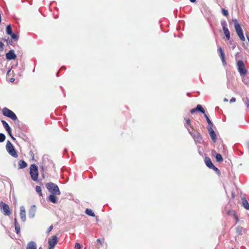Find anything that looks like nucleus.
Returning <instances> with one entry per match:
<instances>
[{
    "instance_id": "14",
    "label": "nucleus",
    "mask_w": 249,
    "mask_h": 249,
    "mask_svg": "<svg viewBox=\"0 0 249 249\" xmlns=\"http://www.w3.org/2000/svg\"><path fill=\"white\" fill-rule=\"evenodd\" d=\"M36 212V208L35 205L32 206L29 211V213H28L29 216L30 218H33L35 215Z\"/></svg>"
},
{
    "instance_id": "22",
    "label": "nucleus",
    "mask_w": 249,
    "mask_h": 249,
    "mask_svg": "<svg viewBox=\"0 0 249 249\" xmlns=\"http://www.w3.org/2000/svg\"><path fill=\"white\" fill-rule=\"evenodd\" d=\"M85 213L89 216L94 217L95 216V214L93 211L90 209H87L85 211Z\"/></svg>"
},
{
    "instance_id": "17",
    "label": "nucleus",
    "mask_w": 249,
    "mask_h": 249,
    "mask_svg": "<svg viewBox=\"0 0 249 249\" xmlns=\"http://www.w3.org/2000/svg\"><path fill=\"white\" fill-rule=\"evenodd\" d=\"M26 249H36V245L33 241L30 242L27 246Z\"/></svg>"
},
{
    "instance_id": "41",
    "label": "nucleus",
    "mask_w": 249,
    "mask_h": 249,
    "mask_svg": "<svg viewBox=\"0 0 249 249\" xmlns=\"http://www.w3.org/2000/svg\"><path fill=\"white\" fill-rule=\"evenodd\" d=\"M14 222H15V225H17V224H19L18 223V221H17V218H15V219H14Z\"/></svg>"
},
{
    "instance_id": "10",
    "label": "nucleus",
    "mask_w": 249,
    "mask_h": 249,
    "mask_svg": "<svg viewBox=\"0 0 249 249\" xmlns=\"http://www.w3.org/2000/svg\"><path fill=\"white\" fill-rule=\"evenodd\" d=\"M208 130L209 133V135L212 138V140L215 142L216 140V136L215 133L214 131L212 128V127H208Z\"/></svg>"
},
{
    "instance_id": "45",
    "label": "nucleus",
    "mask_w": 249,
    "mask_h": 249,
    "mask_svg": "<svg viewBox=\"0 0 249 249\" xmlns=\"http://www.w3.org/2000/svg\"><path fill=\"white\" fill-rule=\"evenodd\" d=\"M97 241H98V242H99L100 243H101V240H100V239H97Z\"/></svg>"
},
{
    "instance_id": "31",
    "label": "nucleus",
    "mask_w": 249,
    "mask_h": 249,
    "mask_svg": "<svg viewBox=\"0 0 249 249\" xmlns=\"http://www.w3.org/2000/svg\"><path fill=\"white\" fill-rule=\"evenodd\" d=\"M221 25L222 26L223 29H224V28H227V23H226V21L225 20L221 21Z\"/></svg>"
},
{
    "instance_id": "3",
    "label": "nucleus",
    "mask_w": 249,
    "mask_h": 249,
    "mask_svg": "<svg viewBox=\"0 0 249 249\" xmlns=\"http://www.w3.org/2000/svg\"><path fill=\"white\" fill-rule=\"evenodd\" d=\"M232 21L234 23V28L237 34L238 35L240 39L242 41H244L245 40V38L244 36L243 31L240 25L238 23L237 19H232Z\"/></svg>"
},
{
    "instance_id": "39",
    "label": "nucleus",
    "mask_w": 249,
    "mask_h": 249,
    "mask_svg": "<svg viewBox=\"0 0 249 249\" xmlns=\"http://www.w3.org/2000/svg\"><path fill=\"white\" fill-rule=\"evenodd\" d=\"M196 111H197L196 107L195 108H193L191 110L190 112L192 114L194 113Z\"/></svg>"
},
{
    "instance_id": "23",
    "label": "nucleus",
    "mask_w": 249,
    "mask_h": 249,
    "mask_svg": "<svg viewBox=\"0 0 249 249\" xmlns=\"http://www.w3.org/2000/svg\"><path fill=\"white\" fill-rule=\"evenodd\" d=\"M223 30L226 38L227 39H229L230 38V33L228 28H224Z\"/></svg>"
},
{
    "instance_id": "42",
    "label": "nucleus",
    "mask_w": 249,
    "mask_h": 249,
    "mask_svg": "<svg viewBox=\"0 0 249 249\" xmlns=\"http://www.w3.org/2000/svg\"><path fill=\"white\" fill-rule=\"evenodd\" d=\"M14 81H15V79H14V78H11L10 79V82H12H12H13Z\"/></svg>"
},
{
    "instance_id": "26",
    "label": "nucleus",
    "mask_w": 249,
    "mask_h": 249,
    "mask_svg": "<svg viewBox=\"0 0 249 249\" xmlns=\"http://www.w3.org/2000/svg\"><path fill=\"white\" fill-rule=\"evenodd\" d=\"M204 116L207 120V122L209 124V126L208 127H212L213 125V124L212 123V122L211 121V120H210L209 118L208 117V116L207 115V114H204Z\"/></svg>"
},
{
    "instance_id": "5",
    "label": "nucleus",
    "mask_w": 249,
    "mask_h": 249,
    "mask_svg": "<svg viewBox=\"0 0 249 249\" xmlns=\"http://www.w3.org/2000/svg\"><path fill=\"white\" fill-rule=\"evenodd\" d=\"M2 113L3 115L11 118L13 120L15 121L17 119V117L14 112L6 107L3 108Z\"/></svg>"
},
{
    "instance_id": "15",
    "label": "nucleus",
    "mask_w": 249,
    "mask_h": 249,
    "mask_svg": "<svg viewBox=\"0 0 249 249\" xmlns=\"http://www.w3.org/2000/svg\"><path fill=\"white\" fill-rule=\"evenodd\" d=\"M55 194H51L48 197V200L53 203H54V204H56L58 202V200H57V197L55 196Z\"/></svg>"
},
{
    "instance_id": "20",
    "label": "nucleus",
    "mask_w": 249,
    "mask_h": 249,
    "mask_svg": "<svg viewBox=\"0 0 249 249\" xmlns=\"http://www.w3.org/2000/svg\"><path fill=\"white\" fill-rule=\"evenodd\" d=\"M27 165V163L23 160H19L18 162V166L20 169L24 168Z\"/></svg>"
},
{
    "instance_id": "29",
    "label": "nucleus",
    "mask_w": 249,
    "mask_h": 249,
    "mask_svg": "<svg viewBox=\"0 0 249 249\" xmlns=\"http://www.w3.org/2000/svg\"><path fill=\"white\" fill-rule=\"evenodd\" d=\"M5 140V136L3 133H0V142H3Z\"/></svg>"
},
{
    "instance_id": "37",
    "label": "nucleus",
    "mask_w": 249,
    "mask_h": 249,
    "mask_svg": "<svg viewBox=\"0 0 249 249\" xmlns=\"http://www.w3.org/2000/svg\"><path fill=\"white\" fill-rule=\"evenodd\" d=\"M53 228V226L52 225L50 226L48 229L47 232H50L52 230Z\"/></svg>"
},
{
    "instance_id": "4",
    "label": "nucleus",
    "mask_w": 249,
    "mask_h": 249,
    "mask_svg": "<svg viewBox=\"0 0 249 249\" xmlns=\"http://www.w3.org/2000/svg\"><path fill=\"white\" fill-rule=\"evenodd\" d=\"M6 149L8 153L12 157L15 158H17L18 157V154L17 153L16 150L15 149L13 145L9 141H7V142L6 145Z\"/></svg>"
},
{
    "instance_id": "19",
    "label": "nucleus",
    "mask_w": 249,
    "mask_h": 249,
    "mask_svg": "<svg viewBox=\"0 0 249 249\" xmlns=\"http://www.w3.org/2000/svg\"><path fill=\"white\" fill-rule=\"evenodd\" d=\"M205 162L206 165L210 168H211L213 166V165L209 158H206Z\"/></svg>"
},
{
    "instance_id": "27",
    "label": "nucleus",
    "mask_w": 249,
    "mask_h": 249,
    "mask_svg": "<svg viewBox=\"0 0 249 249\" xmlns=\"http://www.w3.org/2000/svg\"><path fill=\"white\" fill-rule=\"evenodd\" d=\"M6 33L8 35L12 34V33H13L12 31L11 26L10 25H9L6 27Z\"/></svg>"
},
{
    "instance_id": "33",
    "label": "nucleus",
    "mask_w": 249,
    "mask_h": 249,
    "mask_svg": "<svg viewBox=\"0 0 249 249\" xmlns=\"http://www.w3.org/2000/svg\"><path fill=\"white\" fill-rule=\"evenodd\" d=\"M82 248V246L79 243H75V247H74L75 249H81Z\"/></svg>"
},
{
    "instance_id": "1",
    "label": "nucleus",
    "mask_w": 249,
    "mask_h": 249,
    "mask_svg": "<svg viewBox=\"0 0 249 249\" xmlns=\"http://www.w3.org/2000/svg\"><path fill=\"white\" fill-rule=\"evenodd\" d=\"M46 187L51 194L60 195V191L56 184L49 182L46 184Z\"/></svg>"
},
{
    "instance_id": "24",
    "label": "nucleus",
    "mask_w": 249,
    "mask_h": 249,
    "mask_svg": "<svg viewBox=\"0 0 249 249\" xmlns=\"http://www.w3.org/2000/svg\"><path fill=\"white\" fill-rule=\"evenodd\" d=\"M196 108L197 111H198L204 114H205V110L203 108V107H202V106L200 105H197L196 107Z\"/></svg>"
},
{
    "instance_id": "2",
    "label": "nucleus",
    "mask_w": 249,
    "mask_h": 249,
    "mask_svg": "<svg viewBox=\"0 0 249 249\" xmlns=\"http://www.w3.org/2000/svg\"><path fill=\"white\" fill-rule=\"evenodd\" d=\"M30 174L31 178L35 181L38 180V171L37 166L35 164H33L30 168Z\"/></svg>"
},
{
    "instance_id": "38",
    "label": "nucleus",
    "mask_w": 249,
    "mask_h": 249,
    "mask_svg": "<svg viewBox=\"0 0 249 249\" xmlns=\"http://www.w3.org/2000/svg\"><path fill=\"white\" fill-rule=\"evenodd\" d=\"M245 104H246L247 107H249V100L248 98L246 99V101L245 102Z\"/></svg>"
},
{
    "instance_id": "34",
    "label": "nucleus",
    "mask_w": 249,
    "mask_h": 249,
    "mask_svg": "<svg viewBox=\"0 0 249 249\" xmlns=\"http://www.w3.org/2000/svg\"><path fill=\"white\" fill-rule=\"evenodd\" d=\"M186 124H185V126L188 129V131H190L189 128H188V125H189L190 124V119H188L186 120Z\"/></svg>"
},
{
    "instance_id": "25",
    "label": "nucleus",
    "mask_w": 249,
    "mask_h": 249,
    "mask_svg": "<svg viewBox=\"0 0 249 249\" xmlns=\"http://www.w3.org/2000/svg\"><path fill=\"white\" fill-rule=\"evenodd\" d=\"M36 191L38 194L39 196H43L41 188L39 186H36Z\"/></svg>"
},
{
    "instance_id": "28",
    "label": "nucleus",
    "mask_w": 249,
    "mask_h": 249,
    "mask_svg": "<svg viewBox=\"0 0 249 249\" xmlns=\"http://www.w3.org/2000/svg\"><path fill=\"white\" fill-rule=\"evenodd\" d=\"M15 231L16 233L18 234L20 233V228L19 224H17L15 225Z\"/></svg>"
},
{
    "instance_id": "16",
    "label": "nucleus",
    "mask_w": 249,
    "mask_h": 249,
    "mask_svg": "<svg viewBox=\"0 0 249 249\" xmlns=\"http://www.w3.org/2000/svg\"><path fill=\"white\" fill-rule=\"evenodd\" d=\"M213 155L215 157L216 161L222 162L223 160V158L220 154L216 153L214 151L213 152Z\"/></svg>"
},
{
    "instance_id": "47",
    "label": "nucleus",
    "mask_w": 249,
    "mask_h": 249,
    "mask_svg": "<svg viewBox=\"0 0 249 249\" xmlns=\"http://www.w3.org/2000/svg\"><path fill=\"white\" fill-rule=\"evenodd\" d=\"M232 249H234L233 248H232Z\"/></svg>"
},
{
    "instance_id": "9",
    "label": "nucleus",
    "mask_w": 249,
    "mask_h": 249,
    "mask_svg": "<svg viewBox=\"0 0 249 249\" xmlns=\"http://www.w3.org/2000/svg\"><path fill=\"white\" fill-rule=\"evenodd\" d=\"M190 135L193 137L194 141L196 143H200L202 141V137L200 133H197L196 135L194 134L191 131H189Z\"/></svg>"
},
{
    "instance_id": "40",
    "label": "nucleus",
    "mask_w": 249,
    "mask_h": 249,
    "mask_svg": "<svg viewBox=\"0 0 249 249\" xmlns=\"http://www.w3.org/2000/svg\"><path fill=\"white\" fill-rule=\"evenodd\" d=\"M235 100H236V99L234 97H232L230 100V102L231 103L234 102L235 101Z\"/></svg>"
},
{
    "instance_id": "32",
    "label": "nucleus",
    "mask_w": 249,
    "mask_h": 249,
    "mask_svg": "<svg viewBox=\"0 0 249 249\" xmlns=\"http://www.w3.org/2000/svg\"><path fill=\"white\" fill-rule=\"evenodd\" d=\"M222 13L223 14V15H224L226 17H227L229 15L228 11L225 9H222Z\"/></svg>"
},
{
    "instance_id": "44",
    "label": "nucleus",
    "mask_w": 249,
    "mask_h": 249,
    "mask_svg": "<svg viewBox=\"0 0 249 249\" xmlns=\"http://www.w3.org/2000/svg\"><path fill=\"white\" fill-rule=\"evenodd\" d=\"M191 2H194L196 1V0H190Z\"/></svg>"
},
{
    "instance_id": "21",
    "label": "nucleus",
    "mask_w": 249,
    "mask_h": 249,
    "mask_svg": "<svg viewBox=\"0 0 249 249\" xmlns=\"http://www.w3.org/2000/svg\"><path fill=\"white\" fill-rule=\"evenodd\" d=\"M218 51L220 53V57L221 58V59H222V61L223 62V63H225V57H224V52L221 48V47H219L218 48Z\"/></svg>"
},
{
    "instance_id": "18",
    "label": "nucleus",
    "mask_w": 249,
    "mask_h": 249,
    "mask_svg": "<svg viewBox=\"0 0 249 249\" xmlns=\"http://www.w3.org/2000/svg\"><path fill=\"white\" fill-rule=\"evenodd\" d=\"M242 206H243L247 210H249V203L246 198H242Z\"/></svg>"
},
{
    "instance_id": "11",
    "label": "nucleus",
    "mask_w": 249,
    "mask_h": 249,
    "mask_svg": "<svg viewBox=\"0 0 249 249\" xmlns=\"http://www.w3.org/2000/svg\"><path fill=\"white\" fill-rule=\"evenodd\" d=\"M20 216L22 221L26 220V212L24 206H22L20 207Z\"/></svg>"
},
{
    "instance_id": "6",
    "label": "nucleus",
    "mask_w": 249,
    "mask_h": 249,
    "mask_svg": "<svg viewBox=\"0 0 249 249\" xmlns=\"http://www.w3.org/2000/svg\"><path fill=\"white\" fill-rule=\"evenodd\" d=\"M238 71L241 75H244L247 73L245 66L242 61H238L237 63Z\"/></svg>"
},
{
    "instance_id": "8",
    "label": "nucleus",
    "mask_w": 249,
    "mask_h": 249,
    "mask_svg": "<svg viewBox=\"0 0 249 249\" xmlns=\"http://www.w3.org/2000/svg\"><path fill=\"white\" fill-rule=\"evenodd\" d=\"M57 242V237L55 235L53 236L52 238H49L48 240L49 249H53Z\"/></svg>"
},
{
    "instance_id": "12",
    "label": "nucleus",
    "mask_w": 249,
    "mask_h": 249,
    "mask_svg": "<svg viewBox=\"0 0 249 249\" xmlns=\"http://www.w3.org/2000/svg\"><path fill=\"white\" fill-rule=\"evenodd\" d=\"M1 122H2V124L3 125V127L6 129V130L8 132L9 135L11 136L13 140H15V138L12 136L11 129V128L10 127L9 125H8V124L4 121H2Z\"/></svg>"
},
{
    "instance_id": "7",
    "label": "nucleus",
    "mask_w": 249,
    "mask_h": 249,
    "mask_svg": "<svg viewBox=\"0 0 249 249\" xmlns=\"http://www.w3.org/2000/svg\"><path fill=\"white\" fill-rule=\"evenodd\" d=\"M0 208L3 214L9 215L11 214L9 206L2 201L0 202Z\"/></svg>"
},
{
    "instance_id": "30",
    "label": "nucleus",
    "mask_w": 249,
    "mask_h": 249,
    "mask_svg": "<svg viewBox=\"0 0 249 249\" xmlns=\"http://www.w3.org/2000/svg\"><path fill=\"white\" fill-rule=\"evenodd\" d=\"M10 36H11V37L15 40H17L18 39V35L12 33V34L10 35Z\"/></svg>"
},
{
    "instance_id": "13",
    "label": "nucleus",
    "mask_w": 249,
    "mask_h": 249,
    "mask_svg": "<svg viewBox=\"0 0 249 249\" xmlns=\"http://www.w3.org/2000/svg\"><path fill=\"white\" fill-rule=\"evenodd\" d=\"M6 58L8 60L15 59L16 57V55L15 54L14 50H10L6 54Z\"/></svg>"
},
{
    "instance_id": "46",
    "label": "nucleus",
    "mask_w": 249,
    "mask_h": 249,
    "mask_svg": "<svg viewBox=\"0 0 249 249\" xmlns=\"http://www.w3.org/2000/svg\"><path fill=\"white\" fill-rule=\"evenodd\" d=\"M10 71V70H9V71H8V74L9 73V72Z\"/></svg>"
},
{
    "instance_id": "36",
    "label": "nucleus",
    "mask_w": 249,
    "mask_h": 249,
    "mask_svg": "<svg viewBox=\"0 0 249 249\" xmlns=\"http://www.w3.org/2000/svg\"><path fill=\"white\" fill-rule=\"evenodd\" d=\"M211 169H212L213 170L215 171L216 172L219 173V169L217 168H216L215 166H214V165Z\"/></svg>"
},
{
    "instance_id": "35",
    "label": "nucleus",
    "mask_w": 249,
    "mask_h": 249,
    "mask_svg": "<svg viewBox=\"0 0 249 249\" xmlns=\"http://www.w3.org/2000/svg\"><path fill=\"white\" fill-rule=\"evenodd\" d=\"M3 44L2 42L0 41V51H2L3 50Z\"/></svg>"
},
{
    "instance_id": "43",
    "label": "nucleus",
    "mask_w": 249,
    "mask_h": 249,
    "mask_svg": "<svg viewBox=\"0 0 249 249\" xmlns=\"http://www.w3.org/2000/svg\"><path fill=\"white\" fill-rule=\"evenodd\" d=\"M228 101V100L227 98H225V99H224V102H227Z\"/></svg>"
}]
</instances>
